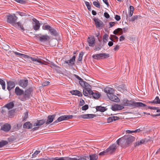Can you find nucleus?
<instances>
[{
  "mask_svg": "<svg viewBox=\"0 0 160 160\" xmlns=\"http://www.w3.org/2000/svg\"><path fill=\"white\" fill-rule=\"evenodd\" d=\"M15 1L21 4H24L26 2L25 1L22 0H15Z\"/></svg>",
  "mask_w": 160,
  "mask_h": 160,
  "instance_id": "51",
  "label": "nucleus"
},
{
  "mask_svg": "<svg viewBox=\"0 0 160 160\" xmlns=\"http://www.w3.org/2000/svg\"><path fill=\"white\" fill-rule=\"evenodd\" d=\"M118 32V34L121 35L123 33L122 29L121 28H118L117 29Z\"/></svg>",
  "mask_w": 160,
  "mask_h": 160,
  "instance_id": "48",
  "label": "nucleus"
},
{
  "mask_svg": "<svg viewBox=\"0 0 160 160\" xmlns=\"http://www.w3.org/2000/svg\"><path fill=\"white\" fill-rule=\"evenodd\" d=\"M98 157L96 154L90 155V160H97Z\"/></svg>",
  "mask_w": 160,
  "mask_h": 160,
  "instance_id": "32",
  "label": "nucleus"
},
{
  "mask_svg": "<svg viewBox=\"0 0 160 160\" xmlns=\"http://www.w3.org/2000/svg\"><path fill=\"white\" fill-rule=\"evenodd\" d=\"M17 26H18L20 28L21 30H22L23 31H24L25 30L23 25L20 22H18L17 23L16 22L13 26H14L15 27H16Z\"/></svg>",
  "mask_w": 160,
  "mask_h": 160,
  "instance_id": "27",
  "label": "nucleus"
},
{
  "mask_svg": "<svg viewBox=\"0 0 160 160\" xmlns=\"http://www.w3.org/2000/svg\"><path fill=\"white\" fill-rule=\"evenodd\" d=\"M141 16L139 15H135L132 17L130 19H129L130 21H134L135 20H137L138 18H140Z\"/></svg>",
  "mask_w": 160,
  "mask_h": 160,
  "instance_id": "33",
  "label": "nucleus"
},
{
  "mask_svg": "<svg viewBox=\"0 0 160 160\" xmlns=\"http://www.w3.org/2000/svg\"><path fill=\"white\" fill-rule=\"evenodd\" d=\"M18 18L13 14L7 16V22L13 26L16 22Z\"/></svg>",
  "mask_w": 160,
  "mask_h": 160,
  "instance_id": "3",
  "label": "nucleus"
},
{
  "mask_svg": "<svg viewBox=\"0 0 160 160\" xmlns=\"http://www.w3.org/2000/svg\"><path fill=\"white\" fill-rule=\"evenodd\" d=\"M28 57L30 58L32 61L34 62V64H38V63L43 64L42 61L40 60H39L37 58H32V57Z\"/></svg>",
  "mask_w": 160,
  "mask_h": 160,
  "instance_id": "23",
  "label": "nucleus"
},
{
  "mask_svg": "<svg viewBox=\"0 0 160 160\" xmlns=\"http://www.w3.org/2000/svg\"><path fill=\"white\" fill-rule=\"evenodd\" d=\"M42 28L43 30H49L50 34L52 35L56 36L58 35L57 30L49 25H43L42 27Z\"/></svg>",
  "mask_w": 160,
  "mask_h": 160,
  "instance_id": "2",
  "label": "nucleus"
},
{
  "mask_svg": "<svg viewBox=\"0 0 160 160\" xmlns=\"http://www.w3.org/2000/svg\"><path fill=\"white\" fill-rule=\"evenodd\" d=\"M84 89L86 90H90L91 89V86L88 83L86 84V85L84 87Z\"/></svg>",
  "mask_w": 160,
  "mask_h": 160,
  "instance_id": "36",
  "label": "nucleus"
},
{
  "mask_svg": "<svg viewBox=\"0 0 160 160\" xmlns=\"http://www.w3.org/2000/svg\"><path fill=\"white\" fill-rule=\"evenodd\" d=\"M33 21L34 22L33 24V29L35 31L39 30L40 26V23L39 21L35 18L33 19Z\"/></svg>",
  "mask_w": 160,
  "mask_h": 160,
  "instance_id": "10",
  "label": "nucleus"
},
{
  "mask_svg": "<svg viewBox=\"0 0 160 160\" xmlns=\"http://www.w3.org/2000/svg\"><path fill=\"white\" fill-rule=\"evenodd\" d=\"M92 57L95 59H100V56H99V54L93 55L92 56Z\"/></svg>",
  "mask_w": 160,
  "mask_h": 160,
  "instance_id": "44",
  "label": "nucleus"
},
{
  "mask_svg": "<svg viewBox=\"0 0 160 160\" xmlns=\"http://www.w3.org/2000/svg\"><path fill=\"white\" fill-rule=\"evenodd\" d=\"M108 97L109 99L113 102H118L120 100L118 97L112 94H109L108 95Z\"/></svg>",
  "mask_w": 160,
  "mask_h": 160,
  "instance_id": "12",
  "label": "nucleus"
},
{
  "mask_svg": "<svg viewBox=\"0 0 160 160\" xmlns=\"http://www.w3.org/2000/svg\"><path fill=\"white\" fill-rule=\"evenodd\" d=\"M11 128L10 125L8 123H6L1 127V129L5 132H8Z\"/></svg>",
  "mask_w": 160,
  "mask_h": 160,
  "instance_id": "16",
  "label": "nucleus"
},
{
  "mask_svg": "<svg viewBox=\"0 0 160 160\" xmlns=\"http://www.w3.org/2000/svg\"><path fill=\"white\" fill-rule=\"evenodd\" d=\"M7 88L9 91L11 90L12 88H14L15 86L14 82L12 81L7 82Z\"/></svg>",
  "mask_w": 160,
  "mask_h": 160,
  "instance_id": "15",
  "label": "nucleus"
},
{
  "mask_svg": "<svg viewBox=\"0 0 160 160\" xmlns=\"http://www.w3.org/2000/svg\"><path fill=\"white\" fill-rule=\"evenodd\" d=\"M117 23V22H111L109 23L110 25L109 28H111L115 24Z\"/></svg>",
  "mask_w": 160,
  "mask_h": 160,
  "instance_id": "53",
  "label": "nucleus"
},
{
  "mask_svg": "<svg viewBox=\"0 0 160 160\" xmlns=\"http://www.w3.org/2000/svg\"><path fill=\"white\" fill-rule=\"evenodd\" d=\"M32 127V125L28 122L25 123L23 125L24 128L31 129Z\"/></svg>",
  "mask_w": 160,
  "mask_h": 160,
  "instance_id": "25",
  "label": "nucleus"
},
{
  "mask_svg": "<svg viewBox=\"0 0 160 160\" xmlns=\"http://www.w3.org/2000/svg\"><path fill=\"white\" fill-rule=\"evenodd\" d=\"M108 38V35L107 34H104L103 36V41L104 43H106L107 42V39Z\"/></svg>",
  "mask_w": 160,
  "mask_h": 160,
  "instance_id": "37",
  "label": "nucleus"
},
{
  "mask_svg": "<svg viewBox=\"0 0 160 160\" xmlns=\"http://www.w3.org/2000/svg\"><path fill=\"white\" fill-rule=\"evenodd\" d=\"M8 109L6 108L5 106H3L2 108V110L1 111V112L4 114L5 112H6Z\"/></svg>",
  "mask_w": 160,
  "mask_h": 160,
  "instance_id": "49",
  "label": "nucleus"
},
{
  "mask_svg": "<svg viewBox=\"0 0 160 160\" xmlns=\"http://www.w3.org/2000/svg\"><path fill=\"white\" fill-rule=\"evenodd\" d=\"M114 118L113 117H110L108 118V122H110L114 121Z\"/></svg>",
  "mask_w": 160,
  "mask_h": 160,
  "instance_id": "50",
  "label": "nucleus"
},
{
  "mask_svg": "<svg viewBox=\"0 0 160 160\" xmlns=\"http://www.w3.org/2000/svg\"><path fill=\"white\" fill-rule=\"evenodd\" d=\"M100 59L102 58H106L109 56V55L107 53H99Z\"/></svg>",
  "mask_w": 160,
  "mask_h": 160,
  "instance_id": "30",
  "label": "nucleus"
},
{
  "mask_svg": "<svg viewBox=\"0 0 160 160\" xmlns=\"http://www.w3.org/2000/svg\"><path fill=\"white\" fill-rule=\"evenodd\" d=\"M108 153V152L107 150L106 149V150L100 153L99 154V155L100 156H103V155H104L105 154H106Z\"/></svg>",
  "mask_w": 160,
  "mask_h": 160,
  "instance_id": "45",
  "label": "nucleus"
},
{
  "mask_svg": "<svg viewBox=\"0 0 160 160\" xmlns=\"http://www.w3.org/2000/svg\"><path fill=\"white\" fill-rule=\"evenodd\" d=\"M14 53L15 55H18L19 56H22L24 58H26V57H28V56H27V55H26L25 54H23L21 53H20L17 52H15Z\"/></svg>",
  "mask_w": 160,
  "mask_h": 160,
  "instance_id": "38",
  "label": "nucleus"
},
{
  "mask_svg": "<svg viewBox=\"0 0 160 160\" xmlns=\"http://www.w3.org/2000/svg\"><path fill=\"white\" fill-rule=\"evenodd\" d=\"M45 122V120L43 119L38 120L36 123L34 124V126H39L42 125Z\"/></svg>",
  "mask_w": 160,
  "mask_h": 160,
  "instance_id": "24",
  "label": "nucleus"
},
{
  "mask_svg": "<svg viewBox=\"0 0 160 160\" xmlns=\"http://www.w3.org/2000/svg\"><path fill=\"white\" fill-rule=\"evenodd\" d=\"M14 112V111L13 110H11L8 111V115L9 116H11L12 115Z\"/></svg>",
  "mask_w": 160,
  "mask_h": 160,
  "instance_id": "54",
  "label": "nucleus"
},
{
  "mask_svg": "<svg viewBox=\"0 0 160 160\" xmlns=\"http://www.w3.org/2000/svg\"><path fill=\"white\" fill-rule=\"evenodd\" d=\"M101 96V94L98 92L93 93L92 96L95 99H98Z\"/></svg>",
  "mask_w": 160,
  "mask_h": 160,
  "instance_id": "31",
  "label": "nucleus"
},
{
  "mask_svg": "<svg viewBox=\"0 0 160 160\" xmlns=\"http://www.w3.org/2000/svg\"><path fill=\"white\" fill-rule=\"evenodd\" d=\"M40 36L39 37V40L41 42H45L49 41L50 39V37L47 35L40 34Z\"/></svg>",
  "mask_w": 160,
  "mask_h": 160,
  "instance_id": "11",
  "label": "nucleus"
},
{
  "mask_svg": "<svg viewBox=\"0 0 160 160\" xmlns=\"http://www.w3.org/2000/svg\"><path fill=\"white\" fill-rule=\"evenodd\" d=\"M85 103L83 99H81L79 105L80 106H82Z\"/></svg>",
  "mask_w": 160,
  "mask_h": 160,
  "instance_id": "59",
  "label": "nucleus"
},
{
  "mask_svg": "<svg viewBox=\"0 0 160 160\" xmlns=\"http://www.w3.org/2000/svg\"><path fill=\"white\" fill-rule=\"evenodd\" d=\"M134 10V7L132 6H130L129 7V11L133 12Z\"/></svg>",
  "mask_w": 160,
  "mask_h": 160,
  "instance_id": "58",
  "label": "nucleus"
},
{
  "mask_svg": "<svg viewBox=\"0 0 160 160\" xmlns=\"http://www.w3.org/2000/svg\"><path fill=\"white\" fill-rule=\"evenodd\" d=\"M83 95L86 96H87L88 95V93L87 92V91L85 89H83Z\"/></svg>",
  "mask_w": 160,
  "mask_h": 160,
  "instance_id": "56",
  "label": "nucleus"
},
{
  "mask_svg": "<svg viewBox=\"0 0 160 160\" xmlns=\"http://www.w3.org/2000/svg\"><path fill=\"white\" fill-rule=\"evenodd\" d=\"M75 56H73L70 60L65 61V63H67L69 65L72 66L74 64V62L75 61Z\"/></svg>",
  "mask_w": 160,
  "mask_h": 160,
  "instance_id": "18",
  "label": "nucleus"
},
{
  "mask_svg": "<svg viewBox=\"0 0 160 160\" xmlns=\"http://www.w3.org/2000/svg\"><path fill=\"white\" fill-rule=\"evenodd\" d=\"M88 106L87 104H86L85 105L82 107V109L83 110H86L88 109Z\"/></svg>",
  "mask_w": 160,
  "mask_h": 160,
  "instance_id": "52",
  "label": "nucleus"
},
{
  "mask_svg": "<svg viewBox=\"0 0 160 160\" xmlns=\"http://www.w3.org/2000/svg\"><path fill=\"white\" fill-rule=\"evenodd\" d=\"M128 145L135 140V138L130 135L125 136Z\"/></svg>",
  "mask_w": 160,
  "mask_h": 160,
  "instance_id": "17",
  "label": "nucleus"
},
{
  "mask_svg": "<svg viewBox=\"0 0 160 160\" xmlns=\"http://www.w3.org/2000/svg\"><path fill=\"white\" fill-rule=\"evenodd\" d=\"M79 83L81 86L84 88L86 85V84L87 83V82L82 80H81L80 81Z\"/></svg>",
  "mask_w": 160,
  "mask_h": 160,
  "instance_id": "43",
  "label": "nucleus"
},
{
  "mask_svg": "<svg viewBox=\"0 0 160 160\" xmlns=\"http://www.w3.org/2000/svg\"><path fill=\"white\" fill-rule=\"evenodd\" d=\"M125 38L123 35L121 36L119 38V41H122L124 40Z\"/></svg>",
  "mask_w": 160,
  "mask_h": 160,
  "instance_id": "62",
  "label": "nucleus"
},
{
  "mask_svg": "<svg viewBox=\"0 0 160 160\" xmlns=\"http://www.w3.org/2000/svg\"><path fill=\"white\" fill-rule=\"evenodd\" d=\"M74 75L75 76V77L78 80H80V81L82 80V79L78 75L76 74H75Z\"/></svg>",
  "mask_w": 160,
  "mask_h": 160,
  "instance_id": "64",
  "label": "nucleus"
},
{
  "mask_svg": "<svg viewBox=\"0 0 160 160\" xmlns=\"http://www.w3.org/2000/svg\"><path fill=\"white\" fill-rule=\"evenodd\" d=\"M87 41L89 46H94L95 44V39L93 36H91L88 37Z\"/></svg>",
  "mask_w": 160,
  "mask_h": 160,
  "instance_id": "7",
  "label": "nucleus"
},
{
  "mask_svg": "<svg viewBox=\"0 0 160 160\" xmlns=\"http://www.w3.org/2000/svg\"><path fill=\"white\" fill-rule=\"evenodd\" d=\"M125 136L118 139L117 141V144L118 146L120 145L122 147H124L128 145Z\"/></svg>",
  "mask_w": 160,
  "mask_h": 160,
  "instance_id": "4",
  "label": "nucleus"
},
{
  "mask_svg": "<svg viewBox=\"0 0 160 160\" xmlns=\"http://www.w3.org/2000/svg\"><path fill=\"white\" fill-rule=\"evenodd\" d=\"M97 111H100L101 112H103L105 110V108L104 107L101 106H97L96 108Z\"/></svg>",
  "mask_w": 160,
  "mask_h": 160,
  "instance_id": "34",
  "label": "nucleus"
},
{
  "mask_svg": "<svg viewBox=\"0 0 160 160\" xmlns=\"http://www.w3.org/2000/svg\"><path fill=\"white\" fill-rule=\"evenodd\" d=\"M93 5L97 8H100V5L98 2L94 1L93 2Z\"/></svg>",
  "mask_w": 160,
  "mask_h": 160,
  "instance_id": "40",
  "label": "nucleus"
},
{
  "mask_svg": "<svg viewBox=\"0 0 160 160\" xmlns=\"http://www.w3.org/2000/svg\"><path fill=\"white\" fill-rule=\"evenodd\" d=\"M8 110L14 107V103L12 102H10L4 106Z\"/></svg>",
  "mask_w": 160,
  "mask_h": 160,
  "instance_id": "26",
  "label": "nucleus"
},
{
  "mask_svg": "<svg viewBox=\"0 0 160 160\" xmlns=\"http://www.w3.org/2000/svg\"><path fill=\"white\" fill-rule=\"evenodd\" d=\"M124 108V107L122 105L115 104L112 106V110L113 111L120 110Z\"/></svg>",
  "mask_w": 160,
  "mask_h": 160,
  "instance_id": "13",
  "label": "nucleus"
},
{
  "mask_svg": "<svg viewBox=\"0 0 160 160\" xmlns=\"http://www.w3.org/2000/svg\"><path fill=\"white\" fill-rule=\"evenodd\" d=\"M87 92L88 93V94H89V95H93V94L94 92L91 89H90V90H89L87 91Z\"/></svg>",
  "mask_w": 160,
  "mask_h": 160,
  "instance_id": "60",
  "label": "nucleus"
},
{
  "mask_svg": "<svg viewBox=\"0 0 160 160\" xmlns=\"http://www.w3.org/2000/svg\"><path fill=\"white\" fill-rule=\"evenodd\" d=\"M119 46L118 45H117L114 48V50L115 51H117L119 49Z\"/></svg>",
  "mask_w": 160,
  "mask_h": 160,
  "instance_id": "63",
  "label": "nucleus"
},
{
  "mask_svg": "<svg viewBox=\"0 0 160 160\" xmlns=\"http://www.w3.org/2000/svg\"><path fill=\"white\" fill-rule=\"evenodd\" d=\"M115 18L117 21H119L121 19L120 17L117 15H115Z\"/></svg>",
  "mask_w": 160,
  "mask_h": 160,
  "instance_id": "57",
  "label": "nucleus"
},
{
  "mask_svg": "<svg viewBox=\"0 0 160 160\" xmlns=\"http://www.w3.org/2000/svg\"><path fill=\"white\" fill-rule=\"evenodd\" d=\"M83 55V53L82 52H81L79 56V57L78 58V60L79 61H81L82 60V57Z\"/></svg>",
  "mask_w": 160,
  "mask_h": 160,
  "instance_id": "42",
  "label": "nucleus"
},
{
  "mask_svg": "<svg viewBox=\"0 0 160 160\" xmlns=\"http://www.w3.org/2000/svg\"><path fill=\"white\" fill-rule=\"evenodd\" d=\"M122 105L127 106H133L137 107H142L146 106V105L141 102H137L132 100H128L127 99H124L122 101Z\"/></svg>",
  "mask_w": 160,
  "mask_h": 160,
  "instance_id": "1",
  "label": "nucleus"
},
{
  "mask_svg": "<svg viewBox=\"0 0 160 160\" xmlns=\"http://www.w3.org/2000/svg\"><path fill=\"white\" fill-rule=\"evenodd\" d=\"M18 84L23 88L26 87L28 84V81L27 79H22L18 81Z\"/></svg>",
  "mask_w": 160,
  "mask_h": 160,
  "instance_id": "9",
  "label": "nucleus"
},
{
  "mask_svg": "<svg viewBox=\"0 0 160 160\" xmlns=\"http://www.w3.org/2000/svg\"><path fill=\"white\" fill-rule=\"evenodd\" d=\"M15 92L17 95L20 96L23 93L24 91L19 87H17L15 89Z\"/></svg>",
  "mask_w": 160,
  "mask_h": 160,
  "instance_id": "20",
  "label": "nucleus"
},
{
  "mask_svg": "<svg viewBox=\"0 0 160 160\" xmlns=\"http://www.w3.org/2000/svg\"><path fill=\"white\" fill-rule=\"evenodd\" d=\"M151 103L160 104V99L158 97H157L152 101L150 102Z\"/></svg>",
  "mask_w": 160,
  "mask_h": 160,
  "instance_id": "29",
  "label": "nucleus"
},
{
  "mask_svg": "<svg viewBox=\"0 0 160 160\" xmlns=\"http://www.w3.org/2000/svg\"><path fill=\"white\" fill-rule=\"evenodd\" d=\"M73 117V116L72 115H62L58 118V119L53 122V124L61 122L63 120H67L69 119L72 118Z\"/></svg>",
  "mask_w": 160,
  "mask_h": 160,
  "instance_id": "5",
  "label": "nucleus"
},
{
  "mask_svg": "<svg viewBox=\"0 0 160 160\" xmlns=\"http://www.w3.org/2000/svg\"><path fill=\"white\" fill-rule=\"evenodd\" d=\"M117 143L113 144L107 149L108 154H111L115 151L117 147Z\"/></svg>",
  "mask_w": 160,
  "mask_h": 160,
  "instance_id": "8",
  "label": "nucleus"
},
{
  "mask_svg": "<svg viewBox=\"0 0 160 160\" xmlns=\"http://www.w3.org/2000/svg\"><path fill=\"white\" fill-rule=\"evenodd\" d=\"M85 3L87 6L88 9L89 11H90L91 10V4L89 2H85Z\"/></svg>",
  "mask_w": 160,
  "mask_h": 160,
  "instance_id": "41",
  "label": "nucleus"
},
{
  "mask_svg": "<svg viewBox=\"0 0 160 160\" xmlns=\"http://www.w3.org/2000/svg\"><path fill=\"white\" fill-rule=\"evenodd\" d=\"M0 84L2 85V89L5 90L6 88L5 82L1 78H0Z\"/></svg>",
  "mask_w": 160,
  "mask_h": 160,
  "instance_id": "35",
  "label": "nucleus"
},
{
  "mask_svg": "<svg viewBox=\"0 0 160 160\" xmlns=\"http://www.w3.org/2000/svg\"><path fill=\"white\" fill-rule=\"evenodd\" d=\"M8 143V142L6 141H3L0 142V148L7 145Z\"/></svg>",
  "mask_w": 160,
  "mask_h": 160,
  "instance_id": "39",
  "label": "nucleus"
},
{
  "mask_svg": "<svg viewBox=\"0 0 160 160\" xmlns=\"http://www.w3.org/2000/svg\"><path fill=\"white\" fill-rule=\"evenodd\" d=\"M96 116V115L94 114H84L80 116L79 117L84 119L92 118L95 117Z\"/></svg>",
  "mask_w": 160,
  "mask_h": 160,
  "instance_id": "14",
  "label": "nucleus"
},
{
  "mask_svg": "<svg viewBox=\"0 0 160 160\" xmlns=\"http://www.w3.org/2000/svg\"><path fill=\"white\" fill-rule=\"evenodd\" d=\"M50 82L48 81H45L42 83V85L43 86H46L49 85Z\"/></svg>",
  "mask_w": 160,
  "mask_h": 160,
  "instance_id": "46",
  "label": "nucleus"
},
{
  "mask_svg": "<svg viewBox=\"0 0 160 160\" xmlns=\"http://www.w3.org/2000/svg\"><path fill=\"white\" fill-rule=\"evenodd\" d=\"M104 91L105 92L107 93L108 96L109 94H112L114 92V89L113 88L110 87H107L106 88Z\"/></svg>",
  "mask_w": 160,
  "mask_h": 160,
  "instance_id": "19",
  "label": "nucleus"
},
{
  "mask_svg": "<svg viewBox=\"0 0 160 160\" xmlns=\"http://www.w3.org/2000/svg\"><path fill=\"white\" fill-rule=\"evenodd\" d=\"M104 16L105 17L107 18H108L110 17L109 14L106 12H105L104 13Z\"/></svg>",
  "mask_w": 160,
  "mask_h": 160,
  "instance_id": "61",
  "label": "nucleus"
},
{
  "mask_svg": "<svg viewBox=\"0 0 160 160\" xmlns=\"http://www.w3.org/2000/svg\"><path fill=\"white\" fill-rule=\"evenodd\" d=\"M70 92L72 95H77L79 97H81L82 95V93L77 90L71 91Z\"/></svg>",
  "mask_w": 160,
  "mask_h": 160,
  "instance_id": "22",
  "label": "nucleus"
},
{
  "mask_svg": "<svg viewBox=\"0 0 160 160\" xmlns=\"http://www.w3.org/2000/svg\"><path fill=\"white\" fill-rule=\"evenodd\" d=\"M145 142V139H143L141 140L140 141H138L137 142H136L134 144L135 147H136L137 146H138L140 145L143 144Z\"/></svg>",
  "mask_w": 160,
  "mask_h": 160,
  "instance_id": "28",
  "label": "nucleus"
},
{
  "mask_svg": "<svg viewBox=\"0 0 160 160\" xmlns=\"http://www.w3.org/2000/svg\"><path fill=\"white\" fill-rule=\"evenodd\" d=\"M93 19L96 27L100 29H102L104 26L103 22L98 18H94Z\"/></svg>",
  "mask_w": 160,
  "mask_h": 160,
  "instance_id": "6",
  "label": "nucleus"
},
{
  "mask_svg": "<svg viewBox=\"0 0 160 160\" xmlns=\"http://www.w3.org/2000/svg\"><path fill=\"white\" fill-rule=\"evenodd\" d=\"M16 13L18 14L19 15L21 16H26V14L23 13V12H17Z\"/></svg>",
  "mask_w": 160,
  "mask_h": 160,
  "instance_id": "47",
  "label": "nucleus"
},
{
  "mask_svg": "<svg viewBox=\"0 0 160 160\" xmlns=\"http://www.w3.org/2000/svg\"><path fill=\"white\" fill-rule=\"evenodd\" d=\"M55 116V115L49 116L48 117V119L46 122V124L48 125L51 123L53 120Z\"/></svg>",
  "mask_w": 160,
  "mask_h": 160,
  "instance_id": "21",
  "label": "nucleus"
},
{
  "mask_svg": "<svg viewBox=\"0 0 160 160\" xmlns=\"http://www.w3.org/2000/svg\"><path fill=\"white\" fill-rule=\"evenodd\" d=\"M40 152V151H36L32 155L33 157H36V155H37L38 153Z\"/></svg>",
  "mask_w": 160,
  "mask_h": 160,
  "instance_id": "55",
  "label": "nucleus"
}]
</instances>
